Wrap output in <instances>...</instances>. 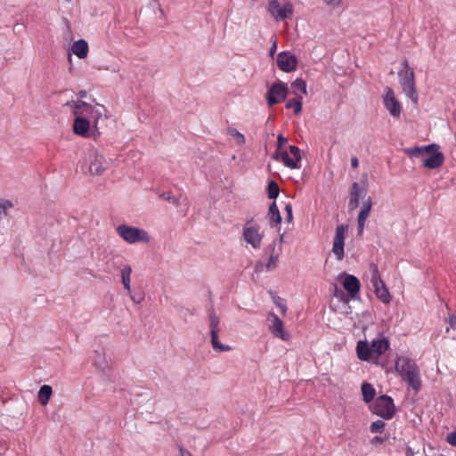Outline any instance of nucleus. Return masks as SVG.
I'll return each instance as SVG.
<instances>
[{
    "label": "nucleus",
    "mask_w": 456,
    "mask_h": 456,
    "mask_svg": "<svg viewBox=\"0 0 456 456\" xmlns=\"http://www.w3.org/2000/svg\"><path fill=\"white\" fill-rule=\"evenodd\" d=\"M395 369L403 381L415 393H419L422 387L420 370L416 362L404 355L398 356L395 360Z\"/></svg>",
    "instance_id": "obj_1"
},
{
    "label": "nucleus",
    "mask_w": 456,
    "mask_h": 456,
    "mask_svg": "<svg viewBox=\"0 0 456 456\" xmlns=\"http://www.w3.org/2000/svg\"><path fill=\"white\" fill-rule=\"evenodd\" d=\"M405 152L411 158H419L427 155L428 157L422 160V166L429 169L438 168L444 161V153L439 151V145L436 143L409 148L405 150Z\"/></svg>",
    "instance_id": "obj_2"
},
{
    "label": "nucleus",
    "mask_w": 456,
    "mask_h": 456,
    "mask_svg": "<svg viewBox=\"0 0 456 456\" xmlns=\"http://www.w3.org/2000/svg\"><path fill=\"white\" fill-rule=\"evenodd\" d=\"M389 341L385 338L373 339L371 343L360 340L356 345V354L362 361L377 363L379 358L389 349Z\"/></svg>",
    "instance_id": "obj_3"
},
{
    "label": "nucleus",
    "mask_w": 456,
    "mask_h": 456,
    "mask_svg": "<svg viewBox=\"0 0 456 456\" xmlns=\"http://www.w3.org/2000/svg\"><path fill=\"white\" fill-rule=\"evenodd\" d=\"M402 66L403 68L398 71V77L403 92L414 104H417L419 95L416 89L414 70L410 67L406 59L402 62Z\"/></svg>",
    "instance_id": "obj_4"
},
{
    "label": "nucleus",
    "mask_w": 456,
    "mask_h": 456,
    "mask_svg": "<svg viewBox=\"0 0 456 456\" xmlns=\"http://www.w3.org/2000/svg\"><path fill=\"white\" fill-rule=\"evenodd\" d=\"M116 232L125 241L130 244L137 242L149 243L151 240L149 233L139 227L119 224L116 228Z\"/></svg>",
    "instance_id": "obj_5"
},
{
    "label": "nucleus",
    "mask_w": 456,
    "mask_h": 456,
    "mask_svg": "<svg viewBox=\"0 0 456 456\" xmlns=\"http://www.w3.org/2000/svg\"><path fill=\"white\" fill-rule=\"evenodd\" d=\"M371 411L385 419H391L395 413L393 399L387 395L379 396L371 406Z\"/></svg>",
    "instance_id": "obj_6"
},
{
    "label": "nucleus",
    "mask_w": 456,
    "mask_h": 456,
    "mask_svg": "<svg viewBox=\"0 0 456 456\" xmlns=\"http://www.w3.org/2000/svg\"><path fill=\"white\" fill-rule=\"evenodd\" d=\"M86 161L88 163V171L91 175H102L109 168V162L95 149L88 151Z\"/></svg>",
    "instance_id": "obj_7"
},
{
    "label": "nucleus",
    "mask_w": 456,
    "mask_h": 456,
    "mask_svg": "<svg viewBox=\"0 0 456 456\" xmlns=\"http://www.w3.org/2000/svg\"><path fill=\"white\" fill-rule=\"evenodd\" d=\"M360 287H334L333 298L338 302L347 305L350 300H354L359 297Z\"/></svg>",
    "instance_id": "obj_8"
},
{
    "label": "nucleus",
    "mask_w": 456,
    "mask_h": 456,
    "mask_svg": "<svg viewBox=\"0 0 456 456\" xmlns=\"http://www.w3.org/2000/svg\"><path fill=\"white\" fill-rule=\"evenodd\" d=\"M348 225L339 224L336 228V234L333 241L332 252L335 254L338 260L344 258V247H345V236L347 232Z\"/></svg>",
    "instance_id": "obj_9"
},
{
    "label": "nucleus",
    "mask_w": 456,
    "mask_h": 456,
    "mask_svg": "<svg viewBox=\"0 0 456 456\" xmlns=\"http://www.w3.org/2000/svg\"><path fill=\"white\" fill-rule=\"evenodd\" d=\"M242 237L245 242L250 245L254 249L261 248L263 235L259 232V227L255 225H245Z\"/></svg>",
    "instance_id": "obj_10"
},
{
    "label": "nucleus",
    "mask_w": 456,
    "mask_h": 456,
    "mask_svg": "<svg viewBox=\"0 0 456 456\" xmlns=\"http://www.w3.org/2000/svg\"><path fill=\"white\" fill-rule=\"evenodd\" d=\"M383 102L385 108L394 118H399L402 112V106L399 101L395 98V93L391 87H386L385 94L383 96Z\"/></svg>",
    "instance_id": "obj_11"
},
{
    "label": "nucleus",
    "mask_w": 456,
    "mask_h": 456,
    "mask_svg": "<svg viewBox=\"0 0 456 456\" xmlns=\"http://www.w3.org/2000/svg\"><path fill=\"white\" fill-rule=\"evenodd\" d=\"M268 330L275 338L285 340V331L283 330V322L278 315L270 312L267 315Z\"/></svg>",
    "instance_id": "obj_12"
},
{
    "label": "nucleus",
    "mask_w": 456,
    "mask_h": 456,
    "mask_svg": "<svg viewBox=\"0 0 456 456\" xmlns=\"http://www.w3.org/2000/svg\"><path fill=\"white\" fill-rule=\"evenodd\" d=\"M285 99V85L279 81L273 85L267 93V103L273 106Z\"/></svg>",
    "instance_id": "obj_13"
},
{
    "label": "nucleus",
    "mask_w": 456,
    "mask_h": 456,
    "mask_svg": "<svg viewBox=\"0 0 456 456\" xmlns=\"http://www.w3.org/2000/svg\"><path fill=\"white\" fill-rule=\"evenodd\" d=\"M367 194V187L360 188V184L356 182L353 183L350 189L348 208L350 211L356 209L359 206V199L365 197Z\"/></svg>",
    "instance_id": "obj_14"
},
{
    "label": "nucleus",
    "mask_w": 456,
    "mask_h": 456,
    "mask_svg": "<svg viewBox=\"0 0 456 456\" xmlns=\"http://www.w3.org/2000/svg\"><path fill=\"white\" fill-rule=\"evenodd\" d=\"M282 240L283 234L281 235L280 241L278 243L276 241H273L266 248L265 252L266 254L269 255V261L266 265L267 269H271L273 266L276 265V262L279 259V256L282 250Z\"/></svg>",
    "instance_id": "obj_15"
},
{
    "label": "nucleus",
    "mask_w": 456,
    "mask_h": 456,
    "mask_svg": "<svg viewBox=\"0 0 456 456\" xmlns=\"http://www.w3.org/2000/svg\"><path fill=\"white\" fill-rule=\"evenodd\" d=\"M90 122L84 116L76 117L73 124V131L83 137L89 136Z\"/></svg>",
    "instance_id": "obj_16"
},
{
    "label": "nucleus",
    "mask_w": 456,
    "mask_h": 456,
    "mask_svg": "<svg viewBox=\"0 0 456 456\" xmlns=\"http://www.w3.org/2000/svg\"><path fill=\"white\" fill-rule=\"evenodd\" d=\"M364 278L367 281L370 282L371 285H386L381 278L377 265L374 263L369 265V268L364 273Z\"/></svg>",
    "instance_id": "obj_17"
},
{
    "label": "nucleus",
    "mask_w": 456,
    "mask_h": 456,
    "mask_svg": "<svg viewBox=\"0 0 456 456\" xmlns=\"http://www.w3.org/2000/svg\"><path fill=\"white\" fill-rule=\"evenodd\" d=\"M289 152L287 151V167L291 168L300 167L301 151L298 147L294 145L289 146Z\"/></svg>",
    "instance_id": "obj_18"
},
{
    "label": "nucleus",
    "mask_w": 456,
    "mask_h": 456,
    "mask_svg": "<svg viewBox=\"0 0 456 456\" xmlns=\"http://www.w3.org/2000/svg\"><path fill=\"white\" fill-rule=\"evenodd\" d=\"M268 12L276 20H285V6L281 5L277 0L269 2Z\"/></svg>",
    "instance_id": "obj_19"
},
{
    "label": "nucleus",
    "mask_w": 456,
    "mask_h": 456,
    "mask_svg": "<svg viewBox=\"0 0 456 456\" xmlns=\"http://www.w3.org/2000/svg\"><path fill=\"white\" fill-rule=\"evenodd\" d=\"M88 44L85 39L75 41L71 45V52L79 59H85L88 55Z\"/></svg>",
    "instance_id": "obj_20"
},
{
    "label": "nucleus",
    "mask_w": 456,
    "mask_h": 456,
    "mask_svg": "<svg viewBox=\"0 0 456 456\" xmlns=\"http://www.w3.org/2000/svg\"><path fill=\"white\" fill-rule=\"evenodd\" d=\"M124 293L129 295L131 300L135 303H141L145 297L142 287H123Z\"/></svg>",
    "instance_id": "obj_21"
},
{
    "label": "nucleus",
    "mask_w": 456,
    "mask_h": 456,
    "mask_svg": "<svg viewBox=\"0 0 456 456\" xmlns=\"http://www.w3.org/2000/svg\"><path fill=\"white\" fill-rule=\"evenodd\" d=\"M267 217L271 226H276L281 223V216L275 202L270 205Z\"/></svg>",
    "instance_id": "obj_22"
},
{
    "label": "nucleus",
    "mask_w": 456,
    "mask_h": 456,
    "mask_svg": "<svg viewBox=\"0 0 456 456\" xmlns=\"http://www.w3.org/2000/svg\"><path fill=\"white\" fill-rule=\"evenodd\" d=\"M291 90L295 97L306 95V83L302 78H297L291 83Z\"/></svg>",
    "instance_id": "obj_23"
},
{
    "label": "nucleus",
    "mask_w": 456,
    "mask_h": 456,
    "mask_svg": "<svg viewBox=\"0 0 456 456\" xmlns=\"http://www.w3.org/2000/svg\"><path fill=\"white\" fill-rule=\"evenodd\" d=\"M52 394H53L52 387L49 385H43L38 391V395H37L38 402L42 405H46L50 400Z\"/></svg>",
    "instance_id": "obj_24"
},
{
    "label": "nucleus",
    "mask_w": 456,
    "mask_h": 456,
    "mask_svg": "<svg viewBox=\"0 0 456 456\" xmlns=\"http://www.w3.org/2000/svg\"><path fill=\"white\" fill-rule=\"evenodd\" d=\"M66 105L71 106L73 108V112L76 117L84 116L82 110H90V104L83 101L68 102Z\"/></svg>",
    "instance_id": "obj_25"
},
{
    "label": "nucleus",
    "mask_w": 456,
    "mask_h": 456,
    "mask_svg": "<svg viewBox=\"0 0 456 456\" xmlns=\"http://www.w3.org/2000/svg\"><path fill=\"white\" fill-rule=\"evenodd\" d=\"M338 281L340 285H361L359 279L352 274L341 273L338 275Z\"/></svg>",
    "instance_id": "obj_26"
},
{
    "label": "nucleus",
    "mask_w": 456,
    "mask_h": 456,
    "mask_svg": "<svg viewBox=\"0 0 456 456\" xmlns=\"http://www.w3.org/2000/svg\"><path fill=\"white\" fill-rule=\"evenodd\" d=\"M363 401L365 403H370L375 396V389L370 383L364 382L361 387Z\"/></svg>",
    "instance_id": "obj_27"
},
{
    "label": "nucleus",
    "mask_w": 456,
    "mask_h": 456,
    "mask_svg": "<svg viewBox=\"0 0 456 456\" xmlns=\"http://www.w3.org/2000/svg\"><path fill=\"white\" fill-rule=\"evenodd\" d=\"M208 317H209V328L210 333L216 331V333L219 332V317L215 313L213 306L208 309Z\"/></svg>",
    "instance_id": "obj_28"
},
{
    "label": "nucleus",
    "mask_w": 456,
    "mask_h": 456,
    "mask_svg": "<svg viewBox=\"0 0 456 456\" xmlns=\"http://www.w3.org/2000/svg\"><path fill=\"white\" fill-rule=\"evenodd\" d=\"M285 141V138L281 134L278 135V145H277V151L274 153L273 158L277 160H280L283 164H285V150L282 149L283 142Z\"/></svg>",
    "instance_id": "obj_29"
},
{
    "label": "nucleus",
    "mask_w": 456,
    "mask_h": 456,
    "mask_svg": "<svg viewBox=\"0 0 456 456\" xmlns=\"http://www.w3.org/2000/svg\"><path fill=\"white\" fill-rule=\"evenodd\" d=\"M210 335H211V344H212L213 348L216 351L225 352V351H229L231 349V347L229 346H225V345L220 343V341L218 339V333H216L215 330H214V332H211Z\"/></svg>",
    "instance_id": "obj_30"
},
{
    "label": "nucleus",
    "mask_w": 456,
    "mask_h": 456,
    "mask_svg": "<svg viewBox=\"0 0 456 456\" xmlns=\"http://www.w3.org/2000/svg\"><path fill=\"white\" fill-rule=\"evenodd\" d=\"M375 293L378 298L383 303H389L391 301V296L387 289V287H375Z\"/></svg>",
    "instance_id": "obj_31"
},
{
    "label": "nucleus",
    "mask_w": 456,
    "mask_h": 456,
    "mask_svg": "<svg viewBox=\"0 0 456 456\" xmlns=\"http://www.w3.org/2000/svg\"><path fill=\"white\" fill-rule=\"evenodd\" d=\"M302 100L303 98L299 96L287 101V109H293L295 114L300 113L302 110Z\"/></svg>",
    "instance_id": "obj_32"
},
{
    "label": "nucleus",
    "mask_w": 456,
    "mask_h": 456,
    "mask_svg": "<svg viewBox=\"0 0 456 456\" xmlns=\"http://www.w3.org/2000/svg\"><path fill=\"white\" fill-rule=\"evenodd\" d=\"M372 207V201L371 198L368 197V199L363 202V205L362 207V209L358 215L359 219L366 220L370 215V212L371 210Z\"/></svg>",
    "instance_id": "obj_33"
},
{
    "label": "nucleus",
    "mask_w": 456,
    "mask_h": 456,
    "mask_svg": "<svg viewBox=\"0 0 456 456\" xmlns=\"http://www.w3.org/2000/svg\"><path fill=\"white\" fill-rule=\"evenodd\" d=\"M96 356L94 360V364L98 369H101L102 370H105V368L108 366L107 361L105 360L104 354L95 351Z\"/></svg>",
    "instance_id": "obj_34"
},
{
    "label": "nucleus",
    "mask_w": 456,
    "mask_h": 456,
    "mask_svg": "<svg viewBox=\"0 0 456 456\" xmlns=\"http://www.w3.org/2000/svg\"><path fill=\"white\" fill-rule=\"evenodd\" d=\"M104 112L105 108L102 105L98 104L97 108L93 107V111L91 112L90 117L94 119V126H96L99 118L103 115Z\"/></svg>",
    "instance_id": "obj_35"
},
{
    "label": "nucleus",
    "mask_w": 456,
    "mask_h": 456,
    "mask_svg": "<svg viewBox=\"0 0 456 456\" xmlns=\"http://www.w3.org/2000/svg\"><path fill=\"white\" fill-rule=\"evenodd\" d=\"M297 60L294 54H290L287 51V73L291 72L297 69Z\"/></svg>",
    "instance_id": "obj_36"
},
{
    "label": "nucleus",
    "mask_w": 456,
    "mask_h": 456,
    "mask_svg": "<svg viewBox=\"0 0 456 456\" xmlns=\"http://www.w3.org/2000/svg\"><path fill=\"white\" fill-rule=\"evenodd\" d=\"M267 190H268V197L270 199H276L278 197L280 189H279V186L276 183V182H274L273 180L270 181Z\"/></svg>",
    "instance_id": "obj_37"
},
{
    "label": "nucleus",
    "mask_w": 456,
    "mask_h": 456,
    "mask_svg": "<svg viewBox=\"0 0 456 456\" xmlns=\"http://www.w3.org/2000/svg\"><path fill=\"white\" fill-rule=\"evenodd\" d=\"M228 134L232 136L233 138H235L238 144L243 145L245 143V137H244V135L241 133H240L237 129H235V128H229L228 129Z\"/></svg>",
    "instance_id": "obj_38"
},
{
    "label": "nucleus",
    "mask_w": 456,
    "mask_h": 456,
    "mask_svg": "<svg viewBox=\"0 0 456 456\" xmlns=\"http://www.w3.org/2000/svg\"><path fill=\"white\" fill-rule=\"evenodd\" d=\"M131 267L128 265H126L121 270V279L123 285H129L130 284V275H131Z\"/></svg>",
    "instance_id": "obj_39"
},
{
    "label": "nucleus",
    "mask_w": 456,
    "mask_h": 456,
    "mask_svg": "<svg viewBox=\"0 0 456 456\" xmlns=\"http://www.w3.org/2000/svg\"><path fill=\"white\" fill-rule=\"evenodd\" d=\"M385 426L386 424L383 420H376L370 424V430L371 433H382Z\"/></svg>",
    "instance_id": "obj_40"
},
{
    "label": "nucleus",
    "mask_w": 456,
    "mask_h": 456,
    "mask_svg": "<svg viewBox=\"0 0 456 456\" xmlns=\"http://www.w3.org/2000/svg\"><path fill=\"white\" fill-rule=\"evenodd\" d=\"M270 294L276 304V305L281 309L282 314H285V305L283 304V299L280 297H275L273 291H270Z\"/></svg>",
    "instance_id": "obj_41"
},
{
    "label": "nucleus",
    "mask_w": 456,
    "mask_h": 456,
    "mask_svg": "<svg viewBox=\"0 0 456 456\" xmlns=\"http://www.w3.org/2000/svg\"><path fill=\"white\" fill-rule=\"evenodd\" d=\"M277 65L281 70L285 71V51L278 54Z\"/></svg>",
    "instance_id": "obj_42"
},
{
    "label": "nucleus",
    "mask_w": 456,
    "mask_h": 456,
    "mask_svg": "<svg viewBox=\"0 0 456 456\" xmlns=\"http://www.w3.org/2000/svg\"><path fill=\"white\" fill-rule=\"evenodd\" d=\"M366 220L357 218V235L362 236Z\"/></svg>",
    "instance_id": "obj_43"
},
{
    "label": "nucleus",
    "mask_w": 456,
    "mask_h": 456,
    "mask_svg": "<svg viewBox=\"0 0 456 456\" xmlns=\"http://www.w3.org/2000/svg\"><path fill=\"white\" fill-rule=\"evenodd\" d=\"M161 197L166 200H168L169 202L175 204V205H178V200L173 196H171L169 193L167 192H165L163 194H161Z\"/></svg>",
    "instance_id": "obj_44"
},
{
    "label": "nucleus",
    "mask_w": 456,
    "mask_h": 456,
    "mask_svg": "<svg viewBox=\"0 0 456 456\" xmlns=\"http://www.w3.org/2000/svg\"><path fill=\"white\" fill-rule=\"evenodd\" d=\"M447 442L450 444L456 446V432H452L447 436Z\"/></svg>",
    "instance_id": "obj_45"
},
{
    "label": "nucleus",
    "mask_w": 456,
    "mask_h": 456,
    "mask_svg": "<svg viewBox=\"0 0 456 456\" xmlns=\"http://www.w3.org/2000/svg\"><path fill=\"white\" fill-rule=\"evenodd\" d=\"M293 219L292 208L290 204H287V223H291Z\"/></svg>",
    "instance_id": "obj_46"
},
{
    "label": "nucleus",
    "mask_w": 456,
    "mask_h": 456,
    "mask_svg": "<svg viewBox=\"0 0 456 456\" xmlns=\"http://www.w3.org/2000/svg\"><path fill=\"white\" fill-rule=\"evenodd\" d=\"M276 49H277V44H276V40H274V41H273V45H272V46H271V48H270V53H269L270 57H271L272 59H273V57H274V54H275Z\"/></svg>",
    "instance_id": "obj_47"
},
{
    "label": "nucleus",
    "mask_w": 456,
    "mask_h": 456,
    "mask_svg": "<svg viewBox=\"0 0 456 456\" xmlns=\"http://www.w3.org/2000/svg\"><path fill=\"white\" fill-rule=\"evenodd\" d=\"M293 13V5L290 2L287 1V19L290 18Z\"/></svg>",
    "instance_id": "obj_48"
},
{
    "label": "nucleus",
    "mask_w": 456,
    "mask_h": 456,
    "mask_svg": "<svg viewBox=\"0 0 456 456\" xmlns=\"http://www.w3.org/2000/svg\"><path fill=\"white\" fill-rule=\"evenodd\" d=\"M7 205L11 206V204L8 201L0 202V216L2 214H5Z\"/></svg>",
    "instance_id": "obj_49"
},
{
    "label": "nucleus",
    "mask_w": 456,
    "mask_h": 456,
    "mask_svg": "<svg viewBox=\"0 0 456 456\" xmlns=\"http://www.w3.org/2000/svg\"><path fill=\"white\" fill-rule=\"evenodd\" d=\"M326 4L333 7H338L340 4L341 0H325Z\"/></svg>",
    "instance_id": "obj_50"
},
{
    "label": "nucleus",
    "mask_w": 456,
    "mask_h": 456,
    "mask_svg": "<svg viewBox=\"0 0 456 456\" xmlns=\"http://www.w3.org/2000/svg\"><path fill=\"white\" fill-rule=\"evenodd\" d=\"M449 323H450V328L456 330V316L455 315H452L449 318Z\"/></svg>",
    "instance_id": "obj_51"
},
{
    "label": "nucleus",
    "mask_w": 456,
    "mask_h": 456,
    "mask_svg": "<svg viewBox=\"0 0 456 456\" xmlns=\"http://www.w3.org/2000/svg\"><path fill=\"white\" fill-rule=\"evenodd\" d=\"M351 166H352V167H353V168H356V167H358V166H359V161H358L357 157L353 156V157L351 158Z\"/></svg>",
    "instance_id": "obj_52"
},
{
    "label": "nucleus",
    "mask_w": 456,
    "mask_h": 456,
    "mask_svg": "<svg viewBox=\"0 0 456 456\" xmlns=\"http://www.w3.org/2000/svg\"><path fill=\"white\" fill-rule=\"evenodd\" d=\"M179 451L181 456H192V454L188 450L184 449L182 446L179 448Z\"/></svg>",
    "instance_id": "obj_53"
},
{
    "label": "nucleus",
    "mask_w": 456,
    "mask_h": 456,
    "mask_svg": "<svg viewBox=\"0 0 456 456\" xmlns=\"http://www.w3.org/2000/svg\"><path fill=\"white\" fill-rule=\"evenodd\" d=\"M382 442H383V438H381L379 436H375L371 439V444H381Z\"/></svg>",
    "instance_id": "obj_54"
},
{
    "label": "nucleus",
    "mask_w": 456,
    "mask_h": 456,
    "mask_svg": "<svg viewBox=\"0 0 456 456\" xmlns=\"http://www.w3.org/2000/svg\"><path fill=\"white\" fill-rule=\"evenodd\" d=\"M82 111L84 112V118L90 116L91 112L93 111V106L90 105V110H82Z\"/></svg>",
    "instance_id": "obj_55"
},
{
    "label": "nucleus",
    "mask_w": 456,
    "mask_h": 456,
    "mask_svg": "<svg viewBox=\"0 0 456 456\" xmlns=\"http://www.w3.org/2000/svg\"><path fill=\"white\" fill-rule=\"evenodd\" d=\"M78 94V96H79L80 98H85V97L86 96V91H84V90H81V91H79V92H78V94Z\"/></svg>",
    "instance_id": "obj_56"
},
{
    "label": "nucleus",
    "mask_w": 456,
    "mask_h": 456,
    "mask_svg": "<svg viewBox=\"0 0 456 456\" xmlns=\"http://www.w3.org/2000/svg\"><path fill=\"white\" fill-rule=\"evenodd\" d=\"M69 61L71 62V56H70V54L69 55Z\"/></svg>",
    "instance_id": "obj_57"
}]
</instances>
